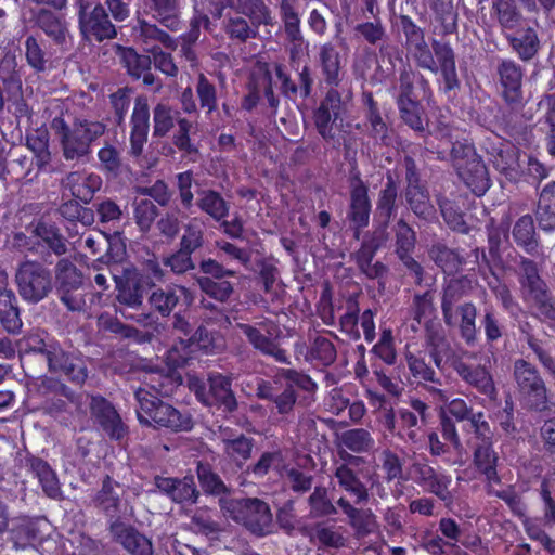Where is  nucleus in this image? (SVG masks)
<instances>
[{"instance_id": "obj_53", "label": "nucleus", "mask_w": 555, "mask_h": 555, "mask_svg": "<svg viewBox=\"0 0 555 555\" xmlns=\"http://www.w3.org/2000/svg\"><path fill=\"white\" fill-rule=\"evenodd\" d=\"M437 202L441 216L448 227L459 233L467 234L469 227L465 222L464 214L459 205L444 196H440Z\"/></svg>"}, {"instance_id": "obj_26", "label": "nucleus", "mask_w": 555, "mask_h": 555, "mask_svg": "<svg viewBox=\"0 0 555 555\" xmlns=\"http://www.w3.org/2000/svg\"><path fill=\"white\" fill-rule=\"evenodd\" d=\"M236 326L255 350L263 356L272 357L279 363L291 364L286 351L274 339L262 334L258 327L247 323H237Z\"/></svg>"}, {"instance_id": "obj_14", "label": "nucleus", "mask_w": 555, "mask_h": 555, "mask_svg": "<svg viewBox=\"0 0 555 555\" xmlns=\"http://www.w3.org/2000/svg\"><path fill=\"white\" fill-rule=\"evenodd\" d=\"M90 414L96 424L112 440H121L128 434V427L114 404L102 396H92Z\"/></svg>"}, {"instance_id": "obj_58", "label": "nucleus", "mask_w": 555, "mask_h": 555, "mask_svg": "<svg viewBox=\"0 0 555 555\" xmlns=\"http://www.w3.org/2000/svg\"><path fill=\"white\" fill-rule=\"evenodd\" d=\"M282 379L285 382L284 385L289 387V389L295 390L297 388L307 393H314L318 388L317 384L309 375L294 369H280L276 372L274 383Z\"/></svg>"}, {"instance_id": "obj_35", "label": "nucleus", "mask_w": 555, "mask_h": 555, "mask_svg": "<svg viewBox=\"0 0 555 555\" xmlns=\"http://www.w3.org/2000/svg\"><path fill=\"white\" fill-rule=\"evenodd\" d=\"M280 14L284 24V31L292 43L291 54L300 52L307 43L300 29V18L289 0H281Z\"/></svg>"}, {"instance_id": "obj_60", "label": "nucleus", "mask_w": 555, "mask_h": 555, "mask_svg": "<svg viewBox=\"0 0 555 555\" xmlns=\"http://www.w3.org/2000/svg\"><path fill=\"white\" fill-rule=\"evenodd\" d=\"M196 281L203 293L220 302H225L234 292L232 283L227 279L197 278Z\"/></svg>"}, {"instance_id": "obj_46", "label": "nucleus", "mask_w": 555, "mask_h": 555, "mask_svg": "<svg viewBox=\"0 0 555 555\" xmlns=\"http://www.w3.org/2000/svg\"><path fill=\"white\" fill-rule=\"evenodd\" d=\"M57 343L54 338L43 337L39 333H29L20 340V351L25 358L39 357L46 361Z\"/></svg>"}, {"instance_id": "obj_6", "label": "nucleus", "mask_w": 555, "mask_h": 555, "mask_svg": "<svg viewBox=\"0 0 555 555\" xmlns=\"http://www.w3.org/2000/svg\"><path fill=\"white\" fill-rule=\"evenodd\" d=\"M14 280L20 297L29 305L41 302L54 291L52 270L38 260L20 261Z\"/></svg>"}, {"instance_id": "obj_8", "label": "nucleus", "mask_w": 555, "mask_h": 555, "mask_svg": "<svg viewBox=\"0 0 555 555\" xmlns=\"http://www.w3.org/2000/svg\"><path fill=\"white\" fill-rule=\"evenodd\" d=\"M79 33L85 41L103 42L117 37V27L100 0H77Z\"/></svg>"}, {"instance_id": "obj_29", "label": "nucleus", "mask_w": 555, "mask_h": 555, "mask_svg": "<svg viewBox=\"0 0 555 555\" xmlns=\"http://www.w3.org/2000/svg\"><path fill=\"white\" fill-rule=\"evenodd\" d=\"M459 376L490 400H496V389L491 374L481 365L472 366L462 361L454 366Z\"/></svg>"}, {"instance_id": "obj_4", "label": "nucleus", "mask_w": 555, "mask_h": 555, "mask_svg": "<svg viewBox=\"0 0 555 555\" xmlns=\"http://www.w3.org/2000/svg\"><path fill=\"white\" fill-rule=\"evenodd\" d=\"M91 505L105 517L108 532L135 517L124 486L109 475L102 479L101 488L91 498Z\"/></svg>"}, {"instance_id": "obj_61", "label": "nucleus", "mask_w": 555, "mask_h": 555, "mask_svg": "<svg viewBox=\"0 0 555 555\" xmlns=\"http://www.w3.org/2000/svg\"><path fill=\"white\" fill-rule=\"evenodd\" d=\"M195 88L201 107L205 108L206 115L211 117L218 109L217 89L215 85L210 82L204 74H199Z\"/></svg>"}, {"instance_id": "obj_30", "label": "nucleus", "mask_w": 555, "mask_h": 555, "mask_svg": "<svg viewBox=\"0 0 555 555\" xmlns=\"http://www.w3.org/2000/svg\"><path fill=\"white\" fill-rule=\"evenodd\" d=\"M0 324L9 334H18L23 322L15 293L4 285H0Z\"/></svg>"}, {"instance_id": "obj_21", "label": "nucleus", "mask_w": 555, "mask_h": 555, "mask_svg": "<svg viewBox=\"0 0 555 555\" xmlns=\"http://www.w3.org/2000/svg\"><path fill=\"white\" fill-rule=\"evenodd\" d=\"M35 25L41 29L52 42L63 50L72 46V35L66 20L51 10L41 8L33 15Z\"/></svg>"}, {"instance_id": "obj_49", "label": "nucleus", "mask_w": 555, "mask_h": 555, "mask_svg": "<svg viewBox=\"0 0 555 555\" xmlns=\"http://www.w3.org/2000/svg\"><path fill=\"white\" fill-rule=\"evenodd\" d=\"M334 476L343 489L357 496V503L366 502L369 500L366 487L351 467L339 465L336 467Z\"/></svg>"}, {"instance_id": "obj_15", "label": "nucleus", "mask_w": 555, "mask_h": 555, "mask_svg": "<svg viewBox=\"0 0 555 555\" xmlns=\"http://www.w3.org/2000/svg\"><path fill=\"white\" fill-rule=\"evenodd\" d=\"M33 234L38 238L37 249L46 248L41 253L46 263L52 264V260H50L52 255L61 259L69 253V242L55 223L40 220L34 225Z\"/></svg>"}, {"instance_id": "obj_18", "label": "nucleus", "mask_w": 555, "mask_h": 555, "mask_svg": "<svg viewBox=\"0 0 555 555\" xmlns=\"http://www.w3.org/2000/svg\"><path fill=\"white\" fill-rule=\"evenodd\" d=\"M112 540L121 546L128 555H154L152 537L140 531L129 521L108 532Z\"/></svg>"}, {"instance_id": "obj_3", "label": "nucleus", "mask_w": 555, "mask_h": 555, "mask_svg": "<svg viewBox=\"0 0 555 555\" xmlns=\"http://www.w3.org/2000/svg\"><path fill=\"white\" fill-rule=\"evenodd\" d=\"M240 9L229 13L222 21L228 38L237 43L256 39L261 25L272 26L274 18L264 0L240 1Z\"/></svg>"}, {"instance_id": "obj_40", "label": "nucleus", "mask_w": 555, "mask_h": 555, "mask_svg": "<svg viewBox=\"0 0 555 555\" xmlns=\"http://www.w3.org/2000/svg\"><path fill=\"white\" fill-rule=\"evenodd\" d=\"M98 323L102 331L115 334L120 338L132 339L139 344L151 343L153 338L152 333L143 332L131 325L125 324L116 317H112L109 314L100 315Z\"/></svg>"}, {"instance_id": "obj_2", "label": "nucleus", "mask_w": 555, "mask_h": 555, "mask_svg": "<svg viewBox=\"0 0 555 555\" xmlns=\"http://www.w3.org/2000/svg\"><path fill=\"white\" fill-rule=\"evenodd\" d=\"M219 507L225 516L257 538L276 533L270 505L259 498L221 499Z\"/></svg>"}, {"instance_id": "obj_25", "label": "nucleus", "mask_w": 555, "mask_h": 555, "mask_svg": "<svg viewBox=\"0 0 555 555\" xmlns=\"http://www.w3.org/2000/svg\"><path fill=\"white\" fill-rule=\"evenodd\" d=\"M513 53L522 62L532 61L541 49V41L535 28L526 25L504 36Z\"/></svg>"}, {"instance_id": "obj_42", "label": "nucleus", "mask_w": 555, "mask_h": 555, "mask_svg": "<svg viewBox=\"0 0 555 555\" xmlns=\"http://www.w3.org/2000/svg\"><path fill=\"white\" fill-rule=\"evenodd\" d=\"M428 256L447 274L457 272L465 263V258L457 249L450 248L440 242L430 246Z\"/></svg>"}, {"instance_id": "obj_44", "label": "nucleus", "mask_w": 555, "mask_h": 555, "mask_svg": "<svg viewBox=\"0 0 555 555\" xmlns=\"http://www.w3.org/2000/svg\"><path fill=\"white\" fill-rule=\"evenodd\" d=\"M398 186L392 176H387V181L380 190L376 203L375 221L390 222L397 210Z\"/></svg>"}, {"instance_id": "obj_45", "label": "nucleus", "mask_w": 555, "mask_h": 555, "mask_svg": "<svg viewBox=\"0 0 555 555\" xmlns=\"http://www.w3.org/2000/svg\"><path fill=\"white\" fill-rule=\"evenodd\" d=\"M492 10L496 14L503 36L522 26L524 16L515 0H493Z\"/></svg>"}, {"instance_id": "obj_13", "label": "nucleus", "mask_w": 555, "mask_h": 555, "mask_svg": "<svg viewBox=\"0 0 555 555\" xmlns=\"http://www.w3.org/2000/svg\"><path fill=\"white\" fill-rule=\"evenodd\" d=\"M496 170L511 182H518L525 175L524 153L512 141H488L486 146Z\"/></svg>"}, {"instance_id": "obj_63", "label": "nucleus", "mask_w": 555, "mask_h": 555, "mask_svg": "<svg viewBox=\"0 0 555 555\" xmlns=\"http://www.w3.org/2000/svg\"><path fill=\"white\" fill-rule=\"evenodd\" d=\"M395 232V253L401 255L404 253H412L416 244L415 231L405 222L403 218H400L393 225Z\"/></svg>"}, {"instance_id": "obj_62", "label": "nucleus", "mask_w": 555, "mask_h": 555, "mask_svg": "<svg viewBox=\"0 0 555 555\" xmlns=\"http://www.w3.org/2000/svg\"><path fill=\"white\" fill-rule=\"evenodd\" d=\"M199 208L212 217L215 220H221L229 212V206L221 195L212 190L203 191L198 201Z\"/></svg>"}, {"instance_id": "obj_43", "label": "nucleus", "mask_w": 555, "mask_h": 555, "mask_svg": "<svg viewBox=\"0 0 555 555\" xmlns=\"http://www.w3.org/2000/svg\"><path fill=\"white\" fill-rule=\"evenodd\" d=\"M219 519L217 513H212L210 508L199 507L191 517V528L198 534L216 540L223 531L222 522Z\"/></svg>"}, {"instance_id": "obj_1", "label": "nucleus", "mask_w": 555, "mask_h": 555, "mask_svg": "<svg viewBox=\"0 0 555 555\" xmlns=\"http://www.w3.org/2000/svg\"><path fill=\"white\" fill-rule=\"evenodd\" d=\"M139 404L137 417L142 426L167 429L171 433L190 431L194 427L192 414L179 410L144 388L134 391Z\"/></svg>"}, {"instance_id": "obj_31", "label": "nucleus", "mask_w": 555, "mask_h": 555, "mask_svg": "<svg viewBox=\"0 0 555 555\" xmlns=\"http://www.w3.org/2000/svg\"><path fill=\"white\" fill-rule=\"evenodd\" d=\"M25 466L38 479L47 496L51 499L61 498L62 491L57 476L47 461L30 455L26 456Z\"/></svg>"}, {"instance_id": "obj_24", "label": "nucleus", "mask_w": 555, "mask_h": 555, "mask_svg": "<svg viewBox=\"0 0 555 555\" xmlns=\"http://www.w3.org/2000/svg\"><path fill=\"white\" fill-rule=\"evenodd\" d=\"M157 24V22L152 23L144 18H138L137 25L133 27L137 40L149 53L162 49V47L176 50L178 47L177 39Z\"/></svg>"}, {"instance_id": "obj_52", "label": "nucleus", "mask_w": 555, "mask_h": 555, "mask_svg": "<svg viewBox=\"0 0 555 555\" xmlns=\"http://www.w3.org/2000/svg\"><path fill=\"white\" fill-rule=\"evenodd\" d=\"M24 48L27 64L36 73L46 72L48 68L49 57L44 50V42L30 35L26 37L24 41Z\"/></svg>"}, {"instance_id": "obj_10", "label": "nucleus", "mask_w": 555, "mask_h": 555, "mask_svg": "<svg viewBox=\"0 0 555 555\" xmlns=\"http://www.w3.org/2000/svg\"><path fill=\"white\" fill-rule=\"evenodd\" d=\"M513 378L520 397L527 400L530 410L543 412L547 409V388L538 367L525 359L513 365Z\"/></svg>"}, {"instance_id": "obj_33", "label": "nucleus", "mask_w": 555, "mask_h": 555, "mask_svg": "<svg viewBox=\"0 0 555 555\" xmlns=\"http://www.w3.org/2000/svg\"><path fill=\"white\" fill-rule=\"evenodd\" d=\"M318 64L324 81L330 86L338 87L341 81V56L332 42H325L320 46Z\"/></svg>"}, {"instance_id": "obj_54", "label": "nucleus", "mask_w": 555, "mask_h": 555, "mask_svg": "<svg viewBox=\"0 0 555 555\" xmlns=\"http://www.w3.org/2000/svg\"><path fill=\"white\" fill-rule=\"evenodd\" d=\"M377 60L379 62L378 68L384 77L392 76L398 65L405 66L402 51L388 40L378 47Z\"/></svg>"}, {"instance_id": "obj_23", "label": "nucleus", "mask_w": 555, "mask_h": 555, "mask_svg": "<svg viewBox=\"0 0 555 555\" xmlns=\"http://www.w3.org/2000/svg\"><path fill=\"white\" fill-rule=\"evenodd\" d=\"M50 129L59 139H96L104 134L105 125L86 119H76L69 125L64 116H59L53 118Z\"/></svg>"}, {"instance_id": "obj_55", "label": "nucleus", "mask_w": 555, "mask_h": 555, "mask_svg": "<svg viewBox=\"0 0 555 555\" xmlns=\"http://www.w3.org/2000/svg\"><path fill=\"white\" fill-rule=\"evenodd\" d=\"M131 125L132 130L130 139H147L150 129V111L146 98L138 96L135 99L131 116Z\"/></svg>"}, {"instance_id": "obj_36", "label": "nucleus", "mask_w": 555, "mask_h": 555, "mask_svg": "<svg viewBox=\"0 0 555 555\" xmlns=\"http://www.w3.org/2000/svg\"><path fill=\"white\" fill-rule=\"evenodd\" d=\"M65 183L75 199L89 204L94 193L101 189L102 179L98 175L83 176L78 172H70L66 177Z\"/></svg>"}, {"instance_id": "obj_37", "label": "nucleus", "mask_w": 555, "mask_h": 555, "mask_svg": "<svg viewBox=\"0 0 555 555\" xmlns=\"http://www.w3.org/2000/svg\"><path fill=\"white\" fill-rule=\"evenodd\" d=\"M361 102L364 111V117L366 119L365 127L369 135L373 139H387L388 125L382 117L378 104L374 100L373 93L370 91H363Z\"/></svg>"}, {"instance_id": "obj_28", "label": "nucleus", "mask_w": 555, "mask_h": 555, "mask_svg": "<svg viewBox=\"0 0 555 555\" xmlns=\"http://www.w3.org/2000/svg\"><path fill=\"white\" fill-rule=\"evenodd\" d=\"M119 57L128 75L133 79H142L145 86L155 83V76L151 72L152 59L150 55L139 54L133 48L119 47Z\"/></svg>"}, {"instance_id": "obj_16", "label": "nucleus", "mask_w": 555, "mask_h": 555, "mask_svg": "<svg viewBox=\"0 0 555 555\" xmlns=\"http://www.w3.org/2000/svg\"><path fill=\"white\" fill-rule=\"evenodd\" d=\"M154 485L159 492L176 504L194 505L201 498V491L192 475H186L183 478L156 476Z\"/></svg>"}, {"instance_id": "obj_5", "label": "nucleus", "mask_w": 555, "mask_h": 555, "mask_svg": "<svg viewBox=\"0 0 555 555\" xmlns=\"http://www.w3.org/2000/svg\"><path fill=\"white\" fill-rule=\"evenodd\" d=\"M451 162L463 183L477 196L490 188L488 170L469 141H454L450 151Z\"/></svg>"}, {"instance_id": "obj_7", "label": "nucleus", "mask_w": 555, "mask_h": 555, "mask_svg": "<svg viewBox=\"0 0 555 555\" xmlns=\"http://www.w3.org/2000/svg\"><path fill=\"white\" fill-rule=\"evenodd\" d=\"M118 291L117 301L119 313L125 319L133 320L142 326H151L157 323V318L152 312L132 313L143 306L144 286L139 279V273L132 266L122 267V276L111 272Z\"/></svg>"}, {"instance_id": "obj_22", "label": "nucleus", "mask_w": 555, "mask_h": 555, "mask_svg": "<svg viewBox=\"0 0 555 555\" xmlns=\"http://www.w3.org/2000/svg\"><path fill=\"white\" fill-rule=\"evenodd\" d=\"M274 70L275 76L281 83V93L285 99L295 103L298 99L306 101L310 96L313 79L311 77V70L307 65L298 73L297 80L292 79L291 75L285 70V67L282 64H275Z\"/></svg>"}, {"instance_id": "obj_32", "label": "nucleus", "mask_w": 555, "mask_h": 555, "mask_svg": "<svg viewBox=\"0 0 555 555\" xmlns=\"http://www.w3.org/2000/svg\"><path fill=\"white\" fill-rule=\"evenodd\" d=\"M507 260L513 263L519 284L529 293L546 284L540 276L538 263L533 259L514 251L507 255Z\"/></svg>"}, {"instance_id": "obj_27", "label": "nucleus", "mask_w": 555, "mask_h": 555, "mask_svg": "<svg viewBox=\"0 0 555 555\" xmlns=\"http://www.w3.org/2000/svg\"><path fill=\"white\" fill-rule=\"evenodd\" d=\"M512 236L515 244L529 256L537 257L541 254V243L531 215H524L516 220Z\"/></svg>"}, {"instance_id": "obj_17", "label": "nucleus", "mask_w": 555, "mask_h": 555, "mask_svg": "<svg viewBox=\"0 0 555 555\" xmlns=\"http://www.w3.org/2000/svg\"><path fill=\"white\" fill-rule=\"evenodd\" d=\"M143 13L165 29L177 33L183 28L182 0H142Z\"/></svg>"}, {"instance_id": "obj_38", "label": "nucleus", "mask_w": 555, "mask_h": 555, "mask_svg": "<svg viewBox=\"0 0 555 555\" xmlns=\"http://www.w3.org/2000/svg\"><path fill=\"white\" fill-rule=\"evenodd\" d=\"M106 237L107 243L104 248V254H101L96 259H94L92 268L99 271L103 269V266H106L111 273L115 272L113 267L122 263L127 251L126 244L119 232H115L112 235L106 234Z\"/></svg>"}, {"instance_id": "obj_11", "label": "nucleus", "mask_w": 555, "mask_h": 555, "mask_svg": "<svg viewBox=\"0 0 555 555\" xmlns=\"http://www.w3.org/2000/svg\"><path fill=\"white\" fill-rule=\"evenodd\" d=\"M54 289L60 301L69 311H81L86 301L78 293L83 285L81 270L68 258H61L52 270Z\"/></svg>"}, {"instance_id": "obj_34", "label": "nucleus", "mask_w": 555, "mask_h": 555, "mask_svg": "<svg viewBox=\"0 0 555 555\" xmlns=\"http://www.w3.org/2000/svg\"><path fill=\"white\" fill-rule=\"evenodd\" d=\"M201 489L207 495L218 498L219 500L231 499L233 489L228 486L222 478L216 473L210 464L202 461L197 462L195 469Z\"/></svg>"}, {"instance_id": "obj_39", "label": "nucleus", "mask_w": 555, "mask_h": 555, "mask_svg": "<svg viewBox=\"0 0 555 555\" xmlns=\"http://www.w3.org/2000/svg\"><path fill=\"white\" fill-rule=\"evenodd\" d=\"M16 57L5 54L0 61V81L4 87L7 101L17 102L22 96V79L17 72Z\"/></svg>"}, {"instance_id": "obj_20", "label": "nucleus", "mask_w": 555, "mask_h": 555, "mask_svg": "<svg viewBox=\"0 0 555 555\" xmlns=\"http://www.w3.org/2000/svg\"><path fill=\"white\" fill-rule=\"evenodd\" d=\"M499 83L502 95L509 104H519L522 101L524 68L512 59H502L496 66Z\"/></svg>"}, {"instance_id": "obj_56", "label": "nucleus", "mask_w": 555, "mask_h": 555, "mask_svg": "<svg viewBox=\"0 0 555 555\" xmlns=\"http://www.w3.org/2000/svg\"><path fill=\"white\" fill-rule=\"evenodd\" d=\"M354 34L371 46L379 47L388 40L386 27L380 18L358 23Z\"/></svg>"}, {"instance_id": "obj_57", "label": "nucleus", "mask_w": 555, "mask_h": 555, "mask_svg": "<svg viewBox=\"0 0 555 555\" xmlns=\"http://www.w3.org/2000/svg\"><path fill=\"white\" fill-rule=\"evenodd\" d=\"M179 299L175 289L157 287L149 296V304L155 312L165 318L171 314Z\"/></svg>"}, {"instance_id": "obj_64", "label": "nucleus", "mask_w": 555, "mask_h": 555, "mask_svg": "<svg viewBox=\"0 0 555 555\" xmlns=\"http://www.w3.org/2000/svg\"><path fill=\"white\" fill-rule=\"evenodd\" d=\"M39 537L37 522L33 519H21L12 529V540L16 548H25Z\"/></svg>"}, {"instance_id": "obj_47", "label": "nucleus", "mask_w": 555, "mask_h": 555, "mask_svg": "<svg viewBox=\"0 0 555 555\" xmlns=\"http://www.w3.org/2000/svg\"><path fill=\"white\" fill-rule=\"evenodd\" d=\"M416 473L418 474L421 485L427 488L429 492L434 493L443 501L449 498V477L442 474H438L428 464L416 465Z\"/></svg>"}, {"instance_id": "obj_12", "label": "nucleus", "mask_w": 555, "mask_h": 555, "mask_svg": "<svg viewBox=\"0 0 555 555\" xmlns=\"http://www.w3.org/2000/svg\"><path fill=\"white\" fill-rule=\"evenodd\" d=\"M46 363L51 374L64 376L77 386H82L89 375L82 354L78 351L65 350L60 343L54 347Z\"/></svg>"}, {"instance_id": "obj_19", "label": "nucleus", "mask_w": 555, "mask_h": 555, "mask_svg": "<svg viewBox=\"0 0 555 555\" xmlns=\"http://www.w3.org/2000/svg\"><path fill=\"white\" fill-rule=\"evenodd\" d=\"M350 204L347 211V218L357 230L356 237H359V230L369 225L371 214V202L367 195V186L356 172L350 178Z\"/></svg>"}, {"instance_id": "obj_51", "label": "nucleus", "mask_w": 555, "mask_h": 555, "mask_svg": "<svg viewBox=\"0 0 555 555\" xmlns=\"http://www.w3.org/2000/svg\"><path fill=\"white\" fill-rule=\"evenodd\" d=\"M461 317L460 335L467 346H475L478 340L476 318L477 308L473 302H465L457 308Z\"/></svg>"}, {"instance_id": "obj_41", "label": "nucleus", "mask_w": 555, "mask_h": 555, "mask_svg": "<svg viewBox=\"0 0 555 555\" xmlns=\"http://www.w3.org/2000/svg\"><path fill=\"white\" fill-rule=\"evenodd\" d=\"M225 455L243 469L245 463L251 457L255 440L244 434L222 439Z\"/></svg>"}, {"instance_id": "obj_50", "label": "nucleus", "mask_w": 555, "mask_h": 555, "mask_svg": "<svg viewBox=\"0 0 555 555\" xmlns=\"http://www.w3.org/2000/svg\"><path fill=\"white\" fill-rule=\"evenodd\" d=\"M498 455L490 442L479 444L474 452V463L489 481L500 482L496 472Z\"/></svg>"}, {"instance_id": "obj_9", "label": "nucleus", "mask_w": 555, "mask_h": 555, "mask_svg": "<svg viewBox=\"0 0 555 555\" xmlns=\"http://www.w3.org/2000/svg\"><path fill=\"white\" fill-rule=\"evenodd\" d=\"M190 389L205 406H216L224 413H233L237 410L238 404L230 376L210 372L207 375V383L198 378L190 380Z\"/></svg>"}, {"instance_id": "obj_48", "label": "nucleus", "mask_w": 555, "mask_h": 555, "mask_svg": "<svg viewBox=\"0 0 555 555\" xmlns=\"http://www.w3.org/2000/svg\"><path fill=\"white\" fill-rule=\"evenodd\" d=\"M339 446L345 447L356 454L369 453L374 449L375 440L369 430L353 428L343 431L338 436Z\"/></svg>"}, {"instance_id": "obj_59", "label": "nucleus", "mask_w": 555, "mask_h": 555, "mask_svg": "<svg viewBox=\"0 0 555 555\" xmlns=\"http://www.w3.org/2000/svg\"><path fill=\"white\" fill-rule=\"evenodd\" d=\"M414 80L415 73L410 66H404L399 75L398 94L396 96L397 106H411V104L418 102L414 89Z\"/></svg>"}]
</instances>
